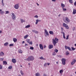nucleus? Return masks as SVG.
<instances>
[{
	"label": "nucleus",
	"mask_w": 76,
	"mask_h": 76,
	"mask_svg": "<svg viewBox=\"0 0 76 76\" xmlns=\"http://www.w3.org/2000/svg\"><path fill=\"white\" fill-rule=\"evenodd\" d=\"M52 40L53 41V44L55 46L56 45V44H57V43L58 42V39L56 37L54 39H53Z\"/></svg>",
	"instance_id": "obj_1"
},
{
	"label": "nucleus",
	"mask_w": 76,
	"mask_h": 76,
	"mask_svg": "<svg viewBox=\"0 0 76 76\" xmlns=\"http://www.w3.org/2000/svg\"><path fill=\"white\" fill-rule=\"evenodd\" d=\"M34 60V58L32 56H29L27 59V61H32Z\"/></svg>",
	"instance_id": "obj_2"
},
{
	"label": "nucleus",
	"mask_w": 76,
	"mask_h": 76,
	"mask_svg": "<svg viewBox=\"0 0 76 76\" xmlns=\"http://www.w3.org/2000/svg\"><path fill=\"white\" fill-rule=\"evenodd\" d=\"M11 16L13 20H15L16 19V15L13 13H11Z\"/></svg>",
	"instance_id": "obj_3"
},
{
	"label": "nucleus",
	"mask_w": 76,
	"mask_h": 76,
	"mask_svg": "<svg viewBox=\"0 0 76 76\" xmlns=\"http://www.w3.org/2000/svg\"><path fill=\"white\" fill-rule=\"evenodd\" d=\"M62 61V63L63 65H65L66 64V59L63 58L61 60Z\"/></svg>",
	"instance_id": "obj_4"
},
{
	"label": "nucleus",
	"mask_w": 76,
	"mask_h": 76,
	"mask_svg": "<svg viewBox=\"0 0 76 76\" xmlns=\"http://www.w3.org/2000/svg\"><path fill=\"white\" fill-rule=\"evenodd\" d=\"M66 23H68L69 22H70V20L67 17L65 18V20L64 21Z\"/></svg>",
	"instance_id": "obj_5"
},
{
	"label": "nucleus",
	"mask_w": 76,
	"mask_h": 76,
	"mask_svg": "<svg viewBox=\"0 0 76 76\" xmlns=\"http://www.w3.org/2000/svg\"><path fill=\"white\" fill-rule=\"evenodd\" d=\"M45 37H47V36H49V34H48V32L47 31V30L45 29Z\"/></svg>",
	"instance_id": "obj_6"
},
{
	"label": "nucleus",
	"mask_w": 76,
	"mask_h": 76,
	"mask_svg": "<svg viewBox=\"0 0 76 76\" xmlns=\"http://www.w3.org/2000/svg\"><path fill=\"white\" fill-rule=\"evenodd\" d=\"M63 25L64 27H65L66 29H69V26H68V25L66 24H65L64 23H63Z\"/></svg>",
	"instance_id": "obj_7"
},
{
	"label": "nucleus",
	"mask_w": 76,
	"mask_h": 76,
	"mask_svg": "<svg viewBox=\"0 0 76 76\" xmlns=\"http://www.w3.org/2000/svg\"><path fill=\"white\" fill-rule=\"evenodd\" d=\"M65 48L66 50H67V49H68L70 51H72V49H71V48L69 46H65Z\"/></svg>",
	"instance_id": "obj_8"
},
{
	"label": "nucleus",
	"mask_w": 76,
	"mask_h": 76,
	"mask_svg": "<svg viewBox=\"0 0 76 76\" xmlns=\"http://www.w3.org/2000/svg\"><path fill=\"white\" fill-rule=\"evenodd\" d=\"M19 4H16L15 5L14 8L15 9H18L19 8Z\"/></svg>",
	"instance_id": "obj_9"
},
{
	"label": "nucleus",
	"mask_w": 76,
	"mask_h": 76,
	"mask_svg": "<svg viewBox=\"0 0 76 76\" xmlns=\"http://www.w3.org/2000/svg\"><path fill=\"white\" fill-rule=\"evenodd\" d=\"M76 60L75 59H74L71 62V64L72 65H73L74 64L76 63Z\"/></svg>",
	"instance_id": "obj_10"
},
{
	"label": "nucleus",
	"mask_w": 76,
	"mask_h": 76,
	"mask_svg": "<svg viewBox=\"0 0 76 76\" xmlns=\"http://www.w3.org/2000/svg\"><path fill=\"white\" fill-rule=\"evenodd\" d=\"M39 46L41 50H43V49H44V48L42 46V45L41 44H40L39 45Z\"/></svg>",
	"instance_id": "obj_11"
},
{
	"label": "nucleus",
	"mask_w": 76,
	"mask_h": 76,
	"mask_svg": "<svg viewBox=\"0 0 76 76\" xmlns=\"http://www.w3.org/2000/svg\"><path fill=\"white\" fill-rule=\"evenodd\" d=\"M53 48V46L52 45H50L48 46L49 49H51Z\"/></svg>",
	"instance_id": "obj_12"
},
{
	"label": "nucleus",
	"mask_w": 76,
	"mask_h": 76,
	"mask_svg": "<svg viewBox=\"0 0 76 76\" xmlns=\"http://www.w3.org/2000/svg\"><path fill=\"white\" fill-rule=\"evenodd\" d=\"M12 62L13 63H16V60L15 59L13 58L12 59Z\"/></svg>",
	"instance_id": "obj_13"
},
{
	"label": "nucleus",
	"mask_w": 76,
	"mask_h": 76,
	"mask_svg": "<svg viewBox=\"0 0 76 76\" xmlns=\"http://www.w3.org/2000/svg\"><path fill=\"white\" fill-rule=\"evenodd\" d=\"M76 13V10L75 9H73V11L72 12V14L73 15H75Z\"/></svg>",
	"instance_id": "obj_14"
},
{
	"label": "nucleus",
	"mask_w": 76,
	"mask_h": 76,
	"mask_svg": "<svg viewBox=\"0 0 76 76\" xmlns=\"http://www.w3.org/2000/svg\"><path fill=\"white\" fill-rule=\"evenodd\" d=\"M32 32H33L35 33V34H38V31L36 30H32Z\"/></svg>",
	"instance_id": "obj_15"
},
{
	"label": "nucleus",
	"mask_w": 76,
	"mask_h": 76,
	"mask_svg": "<svg viewBox=\"0 0 76 76\" xmlns=\"http://www.w3.org/2000/svg\"><path fill=\"white\" fill-rule=\"evenodd\" d=\"M4 53L3 52H1L0 53V56H4Z\"/></svg>",
	"instance_id": "obj_16"
},
{
	"label": "nucleus",
	"mask_w": 76,
	"mask_h": 76,
	"mask_svg": "<svg viewBox=\"0 0 76 76\" xmlns=\"http://www.w3.org/2000/svg\"><path fill=\"white\" fill-rule=\"evenodd\" d=\"M39 59H41V60H45L46 59L44 58L43 57L41 56L39 58Z\"/></svg>",
	"instance_id": "obj_17"
},
{
	"label": "nucleus",
	"mask_w": 76,
	"mask_h": 76,
	"mask_svg": "<svg viewBox=\"0 0 76 76\" xmlns=\"http://www.w3.org/2000/svg\"><path fill=\"white\" fill-rule=\"evenodd\" d=\"M13 41L14 42H17V41H18V40H17V39L16 38H14L13 39Z\"/></svg>",
	"instance_id": "obj_18"
},
{
	"label": "nucleus",
	"mask_w": 76,
	"mask_h": 76,
	"mask_svg": "<svg viewBox=\"0 0 76 76\" xmlns=\"http://www.w3.org/2000/svg\"><path fill=\"white\" fill-rule=\"evenodd\" d=\"M36 76H41L39 72H37L35 74Z\"/></svg>",
	"instance_id": "obj_19"
},
{
	"label": "nucleus",
	"mask_w": 76,
	"mask_h": 76,
	"mask_svg": "<svg viewBox=\"0 0 76 76\" xmlns=\"http://www.w3.org/2000/svg\"><path fill=\"white\" fill-rule=\"evenodd\" d=\"M4 11H2V10H0V14L2 15V14H4Z\"/></svg>",
	"instance_id": "obj_20"
},
{
	"label": "nucleus",
	"mask_w": 76,
	"mask_h": 76,
	"mask_svg": "<svg viewBox=\"0 0 76 76\" xmlns=\"http://www.w3.org/2000/svg\"><path fill=\"white\" fill-rule=\"evenodd\" d=\"M19 53H20V54H22V53H23V51L21 50V49H19L18 50Z\"/></svg>",
	"instance_id": "obj_21"
},
{
	"label": "nucleus",
	"mask_w": 76,
	"mask_h": 76,
	"mask_svg": "<svg viewBox=\"0 0 76 76\" xmlns=\"http://www.w3.org/2000/svg\"><path fill=\"white\" fill-rule=\"evenodd\" d=\"M9 45V42H7L4 44V46H7Z\"/></svg>",
	"instance_id": "obj_22"
},
{
	"label": "nucleus",
	"mask_w": 76,
	"mask_h": 76,
	"mask_svg": "<svg viewBox=\"0 0 76 76\" xmlns=\"http://www.w3.org/2000/svg\"><path fill=\"white\" fill-rule=\"evenodd\" d=\"M61 5L62 8H64L65 7V5L62 3L61 4Z\"/></svg>",
	"instance_id": "obj_23"
},
{
	"label": "nucleus",
	"mask_w": 76,
	"mask_h": 76,
	"mask_svg": "<svg viewBox=\"0 0 76 76\" xmlns=\"http://www.w3.org/2000/svg\"><path fill=\"white\" fill-rule=\"evenodd\" d=\"M59 73L60 74L62 75V73H63V70L62 69H61L59 71Z\"/></svg>",
	"instance_id": "obj_24"
},
{
	"label": "nucleus",
	"mask_w": 76,
	"mask_h": 76,
	"mask_svg": "<svg viewBox=\"0 0 76 76\" xmlns=\"http://www.w3.org/2000/svg\"><path fill=\"white\" fill-rule=\"evenodd\" d=\"M4 2V0H2L1 3H2V6H4V2Z\"/></svg>",
	"instance_id": "obj_25"
},
{
	"label": "nucleus",
	"mask_w": 76,
	"mask_h": 76,
	"mask_svg": "<svg viewBox=\"0 0 76 76\" xmlns=\"http://www.w3.org/2000/svg\"><path fill=\"white\" fill-rule=\"evenodd\" d=\"M25 21L24 20H23V19H21V23H23V22H25Z\"/></svg>",
	"instance_id": "obj_26"
},
{
	"label": "nucleus",
	"mask_w": 76,
	"mask_h": 76,
	"mask_svg": "<svg viewBox=\"0 0 76 76\" xmlns=\"http://www.w3.org/2000/svg\"><path fill=\"white\" fill-rule=\"evenodd\" d=\"M49 34H51V35H53V34H54V33L53 31H49Z\"/></svg>",
	"instance_id": "obj_27"
},
{
	"label": "nucleus",
	"mask_w": 76,
	"mask_h": 76,
	"mask_svg": "<svg viewBox=\"0 0 76 76\" xmlns=\"http://www.w3.org/2000/svg\"><path fill=\"white\" fill-rule=\"evenodd\" d=\"M38 22H39V19L36 20V25H37V24H38Z\"/></svg>",
	"instance_id": "obj_28"
},
{
	"label": "nucleus",
	"mask_w": 76,
	"mask_h": 76,
	"mask_svg": "<svg viewBox=\"0 0 76 76\" xmlns=\"http://www.w3.org/2000/svg\"><path fill=\"white\" fill-rule=\"evenodd\" d=\"M30 26H31L30 25H29L26 26L25 28H30Z\"/></svg>",
	"instance_id": "obj_29"
},
{
	"label": "nucleus",
	"mask_w": 76,
	"mask_h": 76,
	"mask_svg": "<svg viewBox=\"0 0 76 76\" xmlns=\"http://www.w3.org/2000/svg\"><path fill=\"white\" fill-rule=\"evenodd\" d=\"M66 56H68V55H69V52L68 51H66Z\"/></svg>",
	"instance_id": "obj_30"
},
{
	"label": "nucleus",
	"mask_w": 76,
	"mask_h": 76,
	"mask_svg": "<svg viewBox=\"0 0 76 76\" xmlns=\"http://www.w3.org/2000/svg\"><path fill=\"white\" fill-rule=\"evenodd\" d=\"M3 64H7V62L5 61H3Z\"/></svg>",
	"instance_id": "obj_31"
},
{
	"label": "nucleus",
	"mask_w": 76,
	"mask_h": 76,
	"mask_svg": "<svg viewBox=\"0 0 76 76\" xmlns=\"http://www.w3.org/2000/svg\"><path fill=\"white\" fill-rule=\"evenodd\" d=\"M20 73L21 75H23L24 73H23V72H22V70L20 71Z\"/></svg>",
	"instance_id": "obj_32"
},
{
	"label": "nucleus",
	"mask_w": 76,
	"mask_h": 76,
	"mask_svg": "<svg viewBox=\"0 0 76 76\" xmlns=\"http://www.w3.org/2000/svg\"><path fill=\"white\" fill-rule=\"evenodd\" d=\"M34 18H36V19H38V16L37 15H36L34 16Z\"/></svg>",
	"instance_id": "obj_33"
},
{
	"label": "nucleus",
	"mask_w": 76,
	"mask_h": 76,
	"mask_svg": "<svg viewBox=\"0 0 76 76\" xmlns=\"http://www.w3.org/2000/svg\"><path fill=\"white\" fill-rule=\"evenodd\" d=\"M63 36L64 38V39H66V37H65V34L64 33H63Z\"/></svg>",
	"instance_id": "obj_34"
},
{
	"label": "nucleus",
	"mask_w": 76,
	"mask_h": 76,
	"mask_svg": "<svg viewBox=\"0 0 76 76\" xmlns=\"http://www.w3.org/2000/svg\"><path fill=\"white\" fill-rule=\"evenodd\" d=\"M26 41L28 42V43H29L30 42V39H27L26 40Z\"/></svg>",
	"instance_id": "obj_35"
},
{
	"label": "nucleus",
	"mask_w": 76,
	"mask_h": 76,
	"mask_svg": "<svg viewBox=\"0 0 76 76\" xmlns=\"http://www.w3.org/2000/svg\"><path fill=\"white\" fill-rule=\"evenodd\" d=\"M54 51L55 52H56V53H57L58 51V50L57 49H55L54 50Z\"/></svg>",
	"instance_id": "obj_36"
},
{
	"label": "nucleus",
	"mask_w": 76,
	"mask_h": 76,
	"mask_svg": "<svg viewBox=\"0 0 76 76\" xmlns=\"http://www.w3.org/2000/svg\"><path fill=\"white\" fill-rule=\"evenodd\" d=\"M12 66H9L8 67L9 69H12Z\"/></svg>",
	"instance_id": "obj_37"
},
{
	"label": "nucleus",
	"mask_w": 76,
	"mask_h": 76,
	"mask_svg": "<svg viewBox=\"0 0 76 76\" xmlns=\"http://www.w3.org/2000/svg\"><path fill=\"white\" fill-rule=\"evenodd\" d=\"M13 45H14V44H10V47H12V46H13Z\"/></svg>",
	"instance_id": "obj_38"
},
{
	"label": "nucleus",
	"mask_w": 76,
	"mask_h": 76,
	"mask_svg": "<svg viewBox=\"0 0 76 76\" xmlns=\"http://www.w3.org/2000/svg\"><path fill=\"white\" fill-rule=\"evenodd\" d=\"M28 35H26L24 37V39H26L28 37Z\"/></svg>",
	"instance_id": "obj_39"
},
{
	"label": "nucleus",
	"mask_w": 76,
	"mask_h": 76,
	"mask_svg": "<svg viewBox=\"0 0 76 76\" xmlns=\"http://www.w3.org/2000/svg\"><path fill=\"white\" fill-rule=\"evenodd\" d=\"M69 2L70 3H73L72 0H69Z\"/></svg>",
	"instance_id": "obj_40"
},
{
	"label": "nucleus",
	"mask_w": 76,
	"mask_h": 76,
	"mask_svg": "<svg viewBox=\"0 0 76 76\" xmlns=\"http://www.w3.org/2000/svg\"><path fill=\"white\" fill-rule=\"evenodd\" d=\"M30 50H34V47H30Z\"/></svg>",
	"instance_id": "obj_41"
},
{
	"label": "nucleus",
	"mask_w": 76,
	"mask_h": 76,
	"mask_svg": "<svg viewBox=\"0 0 76 76\" xmlns=\"http://www.w3.org/2000/svg\"><path fill=\"white\" fill-rule=\"evenodd\" d=\"M71 48L73 51H74V50H76V48H74L73 47H72Z\"/></svg>",
	"instance_id": "obj_42"
},
{
	"label": "nucleus",
	"mask_w": 76,
	"mask_h": 76,
	"mask_svg": "<svg viewBox=\"0 0 76 76\" xmlns=\"http://www.w3.org/2000/svg\"><path fill=\"white\" fill-rule=\"evenodd\" d=\"M62 10L63 11H64V12H65V11H66V8H62Z\"/></svg>",
	"instance_id": "obj_43"
},
{
	"label": "nucleus",
	"mask_w": 76,
	"mask_h": 76,
	"mask_svg": "<svg viewBox=\"0 0 76 76\" xmlns=\"http://www.w3.org/2000/svg\"><path fill=\"white\" fill-rule=\"evenodd\" d=\"M56 53L55 52H53V56H56Z\"/></svg>",
	"instance_id": "obj_44"
},
{
	"label": "nucleus",
	"mask_w": 76,
	"mask_h": 76,
	"mask_svg": "<svg viewBox=\"0 0 76 76\" xmlns=\"http://www.w3.org/2000/svg\"><path fill=\"white\" fill-rule=\"evenodd\" d=\"M5 12V14H8L9 13V11H6Z\"/></svg>",
	"instance_id": "obj_45"
},
{
	"label": "nucleus",
	"mask_w": 76,
	"mask_h": 76,
	"mask_svg": "<svg viewBox=\"0 0 76 76\" xmlns=\"http://www.w3.org/2000/svg\"><path fill=\"white\" fill-rule=\"evenodd\" d=\"M3 69L2 66H1V65H0V69Z\"/></svg>",
	"instance_id": "obj_46"
},
{
	"label": "nucleus",
	"mask_w": 76,
	"mask_h": 76,
	"mask_svg": "<svg viewBox=\"0 0 76 76\" xmlns=\"http://www.w3.org/2000/svg\"><path fill=\"white\" fill-rule=\"evenodd\" d=\"M0 60L1 61H3V58H0Z\"/></svg>",
	"instance_id": "obj_47"
},
{
	"label": "nucleus",
	"mask_w": 76,
	"mask_h": 76,
	"mask_svg": "<svg viewBox=\"0 0 76 76\" xmlns=\"http://www.w3.org/2000/svg\"><path fill=\"white\" fill-rule=\"evenodd\" d=\"M47 63H45L44 65V66L45 67H46V66H47Z\"/></svg>",
	"instance_id": "obj_48"
},
{
	"label": "nucleus",
	"mask_w": 76,
	"mask_h": 76,
	"mask_svg": "<svg viewBox=\"0 0 76 76\" xmlns=\"http://www.w3.org/2000/svg\"><path fill=\"white\" fill-rule=\"evenodd\" d=\"M72 31H74L75 30V27H74L72 28Z\"/></svg>",
	"instance_id": "obj_49"
},
{
	"label": "nucleus",
	"mask_w": 76,
	"mask_h": 76,
	"mask_svg": "<svg viewBox=\"0 0 76 76\" xmlns=\"http://www.w3.org/2000/svg\"><path fill=\"white\" fill-rule=\"evenodd\" d=\"M69 35H68V36H67V37L66 38V39H69Z\"/></svg>",
	"instance_id": "obj_50"
},
{
	"label": "nucleus",
	"mask_w": 76,
	"mask_h": 76,
	"mask_svg": "<svg viewBox=\"0 0 76 76\" xmlns=\"http://www.w3.org/2000/svg\"><path fill=\"white\" fill-rule=\"evenodd\" d=\"M29 44L30 45H32V42H30L29 43Z\"/></svg>",
	"instance_id": "obj_51"
},
{
	"label": "nucleus",
	"mask_w": 76,
	"mask_h": 76,
	"mask_svg": "<svg viewBox=\"0 0 76 76\" xmlns=\"http://www.w3.org/2000/svg\"><path fill=\"white\" fill-rule=\"evenodd\" d=\"M43 76H47V75H46V74H44L43 75Z\"/></svg>",
	"instance_id": "obj_52"
},
{
	"label": "nucleus",
	"mask_w": 76,
	"mask_h": 76,
	"mask_svg": "<svg viewBox=\"0 0 76 76\" xmlns=\"http://www.w3.org/2000/svg\"><path fill=\"white\" fill-rule=\"evenodd\" d=\"M52 1L53 2H56V0H52Z\"/></svg>",
	"instance_id": "obj_53"
},
{
	"label": "nucleus",
	"mask_w": 76,
	"mask_h": 76,
	"mask_svg": "<svg viewBox=\"0 0 76 76\" xmlns=\"http://www.w3.org/2000/svg\"><path fill=\"white\" fill-rule=\"evenodd\" d=\"M61 30L62 31H63V28L62 27L61 28Z\"/></svg>",
	"instance_id": "obj_54"
},
{
	"label": "nucleus",
	"mask_w": 76,
	"mask_h": 76,
	"mask_svg": "<svg viewBox=\"0 0 76 76\" xmlns=\"http://www.w3.org/2000/svg\"><path fill=\"white\" fill-rule=\"evenodd\" d=\"M44 48H46V45H44Z\"/></svg>",
	"instance_id": "obj_55"
},
{
	"label": "nucleus",
	"mask_w": 76,
	"mask_h": 76,
	"mask_svg": "<svg viewBox=\"0 0 76 76\" xmlns=\"http://www.w3.org/2000/svg\"><path fill=\"white\" fill-rule=\"evenodd\" d=\"M28 44H25V46H26H26H28Z\"/></svg>",
	"instance_id": "obj_56"
},
{
	"label": "nucleus",
	"mask_w": 76,
	"mask_h": 76,
	"mask_svg": "<svg viewBox=\"0 0 76 76\" xmlns=\"http://www.w3.org/2000/svg\"><path fill=\"white\" fill-rule=\"evenodd\" d=\"M74 4L75 6H76V2H75Z\"/></svg>",
	"instance_id": "obj_57"
},
{
	"label": "nucleus",
	"mask_w": 76,
	"mask_h": 76,
	"mask_svg": "<svg viewBox=\"0 0 76 76\" xmlns=\"http://www.w3.org/2000/svg\"><path fill=\"white\" fill-rule=\"evenodd\" d=\"M25 43V41H23V42H22V44H24Z\"/></svg>",
	"instance_id": "obj_58"
},
{
	"label": "nucleus",
	"mask_w": 76,
	"mask_h": 76,
	"mask_svg": "<svg viewBox=\"0 0 76 76\" xmlns=\"http://www.w3.org/2000/svg\"><path fill=\"white\" fill-rule=\"evenodd\" d=\"M47 64L48 66H49L50 64V63H48Z\"/></svg>",
	"instance_id": "obj_59"
},
{
	"label": "nucleus",
	"mask_w": 76,
	"mask_h": 76,
	"mask_svg": "<svg viewBox=\"0 0 76 76\" xmlns=\"http://www.w3.org/2000/svg\"><path fill=\"white\" fill-rule=\"evenodd\" d=\"M61 16V14H59L58 15V17H60Z\"/></svg>",
	"instance_id": "obj_60"
},
{
	"label": "nucleus",
	"mask_w": 76,
	"mask_h": 76,
	"mask_svg": "<svg viewBox=\"0 0 76 76\" xmlns=\"http://www.w3.org/2000/svg\"><path fill=\"white\" fill-rule=\"evenodd\" d=\"M61 34H63V33H64V32H61Z\"/></svg>",
	"instance_id": "obj_61"
},
{
	"label": "nucleus",
	"mask_w": 76,
	"mask_h": 76,
	"mask_svg": "<svg viewBox=\"0 0 76 76\" xmlns=\"http://www.w3.org/2000/svg\"><path fill=\"white\" fill-rule=\"evenodd\" d=\"M1 32H2V31H0V33H1Z\"/></svg>",
	"instance_id": "obj_62"
},
{
	"label": "nucleus",
	"mask_w": 76,
	"mask_h": 76,
	"mask_svg": "<svg viewBox=\"0 0 76 76\" xmlns=\"http://www.w3.org/2000/svg\"><path fill=\"white\" fill-rule=\"evenodd\" d=\"M58 62H56V64H58Z\"/></svg>",
	"instance_id": "obj_63"
},
{
	"label": "nucleus",
	"mask_w": 76,
	"mask_h": 76,
	"mask_svg": "<svg viewBox=\"0 0 76 76\" xmlns=\"http://www.w3.org/2000/svg\"><path fill=\"white\" fill-rule=\"evenodd\" d=\"M75 46L76 47V44H75Z\"/></svg>",
	"instance_id": "obj_64"
}]
</instances>
